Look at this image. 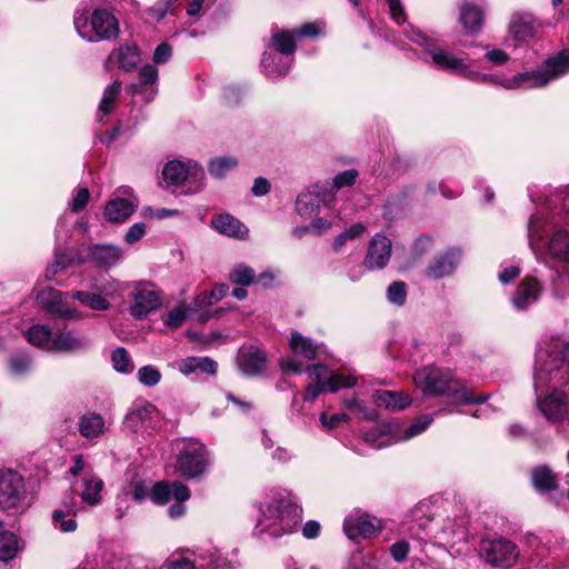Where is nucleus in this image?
<instances>
[{
  "label": "nucleus",
  "instance_id": "f257e3e1",
  "mask_svg": "<svg viewBox=\"0 0 569 569\" xmlns=\"http://www.w3.org/2000/svg\"><path fill=\"white\" fill-rule=\"evenodd\" d=\"M569 382V340L561 336L543 338L536 350L533 385L538 392L550 390L537 398L539 411L553 425L569 423V392L558 387Z\"/></svg>",
  "mask_w": 569,
  "mask_h": 569
},
{
  "label": "nucleus",
  "instance_id": "f03ea898",
  "mask_svg": "<svg viewBox=\"0 0 569 569\" xmlns=\"http://www.w3.org/2000/svg\"><path fill=\"white\" fill-rule=\"evenodd\" d=\"M528 243L535 256L569 267V231L553 218L536 213L528 221Z\"/></svg>",
  "mask_w": 569,
  "mask_h": 569
},
{
  "label": "nucleus",
  "instance_id": "7ed1b4c3",
  "mask_svg": "<svg viewBox=\"0 0 569 569\" xmlns=\"http://www.w3.org/2000/svg\"><path fill=\"white\" fill-rule=\"evenodd\" d=\"M301 520L302 509L295 497L286 489H276L262 505L257 530L259 535L278 538L291 533Z\"/></svg>",
  "mask_w": 569,
  "mask_h": 569
},
{
  "label": "nucleus",
  "instance_id": "20e7f679",
  "mask_svg": "<svg viewBox=\"0 0 569 569\" xmlns=\"http://www.w3.org/2000/svg\"><path fill=\"white\" fill-rule=\"evenodd\" d=\"M413 382L426 397L446 396L459 405L482 403L488 395L476 397L467 385L438 367H423L413 375Z\"/></svg>",
  "mask_w": 569,
  "mask_h": 569
},
{
  "label": "nucleus",
  "instance_id": "39448f33",
  "mask_svg": "<svg viewBox=\"0 0 569 569\" xmlns=\"http://www.w3.org/2000/svg\"><path fill=\"white\" fill-rule=\"evenodd\" d=\"M403 32L411 42L423 48L425 60L432 63L437 69L459 73L465 79L475 82H483L490 77L487 73L470 70L463 58L455 56L440 47L437 40L426 36L413 26H408L403 29Z\"/></svg>",
  "mask_w": 569,
  "mask_h": 569
},
{
  "label": "nucleus",
  "instance_id": "423d86ee",
  "mask_svg": "<svg viewBox=\"0 0 569 569\" xmlns=\"http://www.w3.org/2000/svg\"><path fill=\"white\" fill-rule=\"evenodd\" d=\"M567 73H569V50H562L548 58L537 69L509 78L502 87L508 90L542 88Z\"/></svg>",
  "mask_w": 569,
  "mask_h": 569
},
{
  "label": "nucleus",
  "instance_id": "0eeeda50",
  "mask_svg": "<svg viewBox=\"0 0 569 569\" xmlns=\"http://www.w3.org/2000/svg\"><path fill=\"white\" fill-rule=\"evenodd\" d=\"M177 455L174 470L187 480L202 478L210 465L206 446L194 439H179L173 443Z\"/></svg>",
  "mask_w": 569,
  "mask_h": 569
},
{
  "label": "nucleus",
  "instance_id": "6e6552de",
  "mask_svg": "<svg viewBox=\"0 0 569 569\" xmlns=\"http://www.w3.org/2000/svg\"><path fill=\"white\" fill-rule=\"evenodd\" d=\"M73 24L78 34L89 42L114 40L119 34L117 18L106 9H97L91 16L77 13Z\"/></svg>",
  "mask_w": 569,
  "mask_h": 569
},
{
  "label": "nucleus",
  "instance_id": "1a4fd4ad",
  "mask_svg": "<svg viewBox=\"0 0 569 569\" xmlns=\"http://www.w3.org/2000/svg\"><path fill=\"white\" fill-rule=\"evenodd\" d=\"M277 53L264 52L261 64L267 77L276 79L288 73L291 67V54L296 50L295 33L291 31H277L271 38Z\"/></svg>",
  "mask_w": 569,
  "mask_h": 569
},
{
  "label": "nucleus",
  "instance_id": "9d476101",
  "mask_svg": "<svg viewBox=\"0 0 569 569\" xmlns=\"http://www.w3.org/2000/svg\"><path fill=\"white\" fill-rule=\"evenodd\" d=\"M163 181L168 186L187 187V193H196L204 187L206 173L196 161H168L162 169Z\"/></svg>",
  "mask_w": 569,
  "mask_h": 569
},
{
  "label": "nucleus",
  "instance_id": "9b49d317",
  "mask_svg": "<svg viewBox=\"0 0 569 569\" xmlns=\"http://www.w3.org/2000/svg\"><path fill=\"white\" fill-rule=\"evenodd\" d=\"M310 383L307 386L303 400L313 401L325 391L335 392L340 388H350L356 385V378L331 372L326 366L313 365L307 367Z\"/></svg>",
  "mask_w": 569,
  "mask_h": 569
},
{
  "label": "nucleus",
  "instance_id": "f8f14e48",
  "mask_svg": "<svg viewBox=\"0 0 569 569\" xmlns=\"http://www.w3.org/2000/svg\"><path fill=\"white\" fill-rule=\"evenodd\" d=\"M481 556L488 565L510 569L517 563L520 550L512 541L499 538L483 542Z\"/></svg>",
  "mask_w": 569,
  "mask_h": 569
},
{
  "label": "nucleus",
  "instance_id": "ddd939ff",
  "mask_svg": "<svg viewBox=\"0 0 569 569\" xmlns=\"http://www.w3.org/2000/svg\"><path fill=\"white\" fill-rule=\"evenodd\" d=\"M23 477L13 469L0 470V508L17 509L26 499Z\"/></svg>",
  "mask_w": 569,
  "mask_h": 569
},
{
  "label": "nucleus",
  "instance_id": "4468645a",
  "mask_svg": "<svg viewBox=\"0 0 569 569\" xmlns=\"http://www.w3.org/2000/svg\"><path fill=\"white\" fill-rule=\"evenodd\" d=\"M161 292L152 283H139L131 293L130 315L138 320L161 307Z\"/></svg>",
  "mask_w": 569,
  "mask_h": 569
},
{
  "label": "nucleus",
  "instance_id": "2eb2a0df",
  "mask_svg": "<svg viewBox=\"0 0 569 569\" xmlns=\"http://www.w3.org/2000/svg\"><path fill=\"white\" fill-rule=\"evenodd\" d=\"M90 347L91 340L84 331L68 326L54 328L53 352L78 355Z\"/></svg>",
  "mask_w": 569,
  "mask_h": 569
},
{
  "label": "nucleus",
  "instance_id": "dca6fc26",
  "mask_svg": "<svg viewBox=\"0 0 569 569\" xmlns=\"http://www.w3.org/2000/svg\"><path fill=\"white\" fill-rule=\"evenodd\" d=\"M382 530L380 519L361 511H353L343 521V531L350 540L370 539Z\"/></svg>",
  "mask_w": 569,
  "mask_h": 569
},
{
  "label": "nucleus",
  "instance_id": "f3484780",
  "mask_svg": "<svg viewBox=\"0 0 569 569\" xmlns=\"http://www.w3.org/2000/svg\"><path fill=\"white\" fill-rule=\"evenodd\" d=\"M37 301L43 310L57 318H78L76 310L66 302V295L51 287L40 290L37 295Z\"/></svg>",
  "mask_w": 569,
  "mask_h": 569
},
{
  "label": "nucleus",
  "instance_id": "a211bd4d",
  "mask_svg": "<svg viewBox=\"0 0 569 569\" xmlns=\"http://www.w3.org/2000/svg\"><path fill=\"white\" fill-rule=\"evenodd\" d=\"M542 291L543 287L538 278L531 276L525 277L511 297L513 308L518 311L528 310L531 306L537 303Z\"/></svg>",
  "mask_w": 569,
  "mask_h": 569
},
{
  "label": "nucleus",
  "instance_id": "6ab92c4d",
  "mask_svg": "<svg viewBox=\"0 0 569 569\" xmlns=\"http://www.w3.org/2000/svg\"><path fill=\"white\" fill-rule=\"evenodd\" d=\"M391 257V240L385 236L376 234L369 242L363 266L369 270L385 268Z\"/></svg>",
  "mask_w": 569,
  "mask_h": 569
},
{
  "label": "nucleus",
  "instance_id": "aec40b11",
  "mask_svg": "<svg viewBox=\"0 0 569 569\" xmlns=\"http://www.w3.org/2000/svg\"><path fill=\"white\" fill-rule=\"evenodd\" d=\"M333 198L332 193L320 190L318 186L302 192L296 201V210L302 218H311L317 213L321 206H326Z\"/></svg>",
  "mask_w": 569,
  "mask_h": 569
},
{
  "label": "nucleus",
  "instance_id": "412c9836",
  "mask_svg": "<svg viewBox=\"0 0 569 569\" xmlns=\"http://www.w3.org/2000/svg\"><path fill=\"white\" fill-rule=\"evenodd\" d=\"M539 28L540 23L529 12H516L509 22V32L519 42H528L533 39Z\"/></svg>",
  "mask_w": 569,
  "mask_h": 569
},
{
  "label": "nucleus",
  "instance_id": "4be33fe9",
  "mask_svg": "<svg viewBox=\"0 0 569 569\" xmlns=\"http://www.w3.org/2000/svg\"><path fill=\"white\" fill-rule=\"evenodd\" d=\"M150 499L157 505H166L170 498L174 500H189L190 490L180 481H173L172 483L166 481H159L150 489Z\"/></svg>",
  "mask_w": 569,
  "mask_h": 569
},
{
  "label": "nucleus",
  "instance_id": "5701e85b",
  "mask_svg": "<svg viewBox=\"0 0 569 569\" xmlns=\"http://www.w3.org/2000/svg\"><path fill=\"white\" fill-rule=\"evenodd\" d=\"M158 415L159 411L156 406L150 402L136 406L127 413L124 418V426L132 432H138L153 427L154 419Z\"/></svg>",
  "mask_w": 569,
  "mask_h": 569
},
{
  "label": "nucleus",
  "instance_id": "b1692460",
  "mask_svg": "<svg viewBox=\"0 0 569 569\" xmlns=\"http://www.w3.org/2000/svg\"><path fill=\"white\" fill-rule=\"evenodd\" d=\"M437 527L438 523L433 520L425 519L410 528V536L420 542H436L439 540L449 543L450 540L455 538L456 531L453 529H442L438 531Z\"/></svg>",
  "mask_w": 569,
  "mask_h": 569
},
{
  "label": "nucleus",
  "instance_id": "393cba45",
  "mask_svg": "<svg viewBox=\"0 0 569 569\" xmlns=\"http://www.w3.org/2000/svg\"><path fill=\"white\" fill-rule=\"evenodd\" d=\"M460 251L457 249H450L442 254H439L427 267L426 277L438 280L450 276L455 271L460 260Z\"/></svg>",
  "mask_w": 569,
  "mask_h": 569
},
{
  "label": "nucleus",
  "instance_id": "a878e982",
  "mask_svg": "<svg viewBox=\"0 0 569 569\" xmlns=\"http://www.w3.org/2000/svg\"><path fill=\"white\" fill-rule=\"evenodd\" d=\"M73 491L83 503L88 506H97L101 501V490L103 481L94 475H86L73 485Z\"/></svg>",
  "mask_w": 569,
  "mask_h": 569
},
{
  "label": "nucleus",
  "instance_id": "bb28decb",
  "mask_svg": "<svg viewBox=\"0 0 569 569\" xmlns=\"http://www.w3.org/2000/svg\"><path fill=\"white\" fill-rule=\"evenodd\" d=\"M372 401L377 407L391 411L406 409L411 403L410 396L405 391L376 390Z\"/></svg>",
  "mask_w": 569,
  "mask_h": 569
},
{
  "label": "nucleus",
  "instance_id": "cd10ccee",
  "mask_svg": "<svg viewBox=\"0 0 569 569\" xmlns=\"http://www.w3.org/2000/svg\"><path fill=\"white\" fill-rule=\"evenodd\" d=\"M396 422H381L376 425L372 429L366 431L362 436L363 441L375 448H382L390 446L395 442Z\"/></svg>",
  "mask_w": 569,
  "mask_h": 569
},
{
  "label": "nucleus",
  "instance_id": "c85d7f7f",
  "mask_svg": "<svg viewBox=\"0 0 569 569\" xmlns=\"http://www.w3.org/2000/svg\"><path fill=\"white\" fill-rule=\"evenodd\" d=\"M239 369L246 375H257L264 369V352L254 348H243L237 358Z\"/></svg>",
  "mask_w": 569,
  "mask_h": 569
},
{
  "label": "nucleus",
  "instance_id": "c756f323",
  "mask_svg": "<svg viewBox=\"0 0 569 569\" xmlns=\"http://www.w3.org/2000/svg\"><path fill=\"white\" fill-rule=\"evenodd\" d=\"M485 14L481 7L465 2L460 7L459 21L467 33H478L483 24Z\"/></svg>",
  "mask_w": 569,
  "mask_h": 569
},
{
  "label": "nucleus",
  "instance_id": "7c9ffc66",
  "mask_svg": "<svg viewBox=\"0 0 569 569\" xmlns=\"http://www.w3.org/2000/svg\"><path fill=\"white\" fill-rule=\"evenodd\" d=\"M177 367L184 376H191L198 372L214 376L218 365L209 357H188L178 361Z\"/></svg>",
  "mask_w": 569,
  "mask_h": 569
},
{
  "label": "nucleus",
  "instance_id": "2f4dec72",
  "mask_svg": "<svg viewBox=\"0 0 569 569\" xmlns=\"http://www.w3.org/2000/svg\"><path fill=\"white\" fill-rule=\"evenodd\" d=\"M78 430L86 439L99 438L107 430L106 420L100 413L86 412L79 417Z\"/></svg>",
  "mask_w": 569,
  "mask_h": 569
},
{
  "label": "nucleus",
  "instance_id": "473e14b6",
  "mask_svg": "<svg viewBox=\"0 0 569 569\" xmlns=\"http://www.w3.org/2000/svg\"><path fill=\"white\" fill-rule=\"evenodd\" d=\"M137 200L113 198L104 207V216L110 222H123L136 210Z\"/></svg>",
  "mask_w": 569,
  "mask_h": 569
},
{
  "label": "nucleus",
  "instance_id": "72a5a7b5",
  "mask_svg": "<svg viewBox=\"0 0 569 569\" xmlns=\"http://www.w3.org/2000/svg\"><path fill=\"white\" fill-rule=\"evenodd\" d=\"M212 227L222 234L236 239H247L249 230L238 219L230 214H219L211 221Z\"/></svg>",
  "mask_w": 569,
  "mask_h": 569
},
{
  "label": "nucleus",
  "instance_id": "f704fd0d",
  "mask_svg": "<svg viewBox=\"0 0 569 569\" xmlns=\"http://www.w3.org/2000/svg\"><path fill=\"white\" fill-rule=\"evenodd\" d=\"M27 341L40 349L53 352L54 330L44 325H33L24 332Z\"/></svg>",
  "mask_w": 569,
  "mask_h": 569
},
{
  "label": "nucleus",
  "instance_id": "c9c22d12",
  "mask_svg": "<svg viewBox=\"0 0 569 569\" xmlns=\"http://www.w3.org/2000/svg\"><path fill=\"white\" fill-rule=\"evenodd\" d=\"M531 482L538 492L546 493L557 488L558 477L549 466L541 465L531 470Z\"/></svg>",
  "mask_w": 569,
  "mask_h": 569
},
{
  "label": "nucleus",
  "instance_id": "e433bc0d",
  "mask_svg": "<svg viewBox=\"0 0 569 569\" xmlns=\"http://www.w3.org/2000/svg\"><path fill=\"white\" fill-rule=\"evenodd\" d=\"M92 258L103 267L116 266L123 257V250L112 244H97L91 248Z\"/></svg>",
  "mask_w": 569,
  "mask_h": 569
},
{
  "label": "nucleus",
  "instance_id": "4c0bfd02",
  "mask_svg": "<svg viewBox=\"0 0 569 569\" xmlns=\"http://www.w3.org/2000/svg\"><path fill=\"white\" fill-rule=\"evenodd\" d=\"M290 349L293 355L313 360L317 357L318 346L309 338L303 337L299 332H292L290 339Z\"/></svg>",
  "mask_w": 569,
  "mask_h": 569
},
{
  "label": "nucleus",
  "instance_id": "58836bf2",
  "mask_svg": "<svg viewBox=\"0 0 569 569\" xmlns=\"http://www.w3.org/2000/svg\"><path fill=\"white\" fill-rule=\"evenodd\" d=\"M111 58L118 61L120 68L126 71H131L140 61V52L137 46L127 44L113 50Z\"/></svg>",
  "mask_w": 569,
  "mask_h": 569
},
{
  "label": "nucleus",
  "instance_id": "ea45409f",
  "mask_svg": "<svg viewBox=\"0 0 569 569\" xmlns=\"http://www.w3.org/2000/svg\"><path fill=\"white\" fill-rule=\"evenodd\" d=\"M77 512L78 509L74 506L68 507L67 510L56 509L52 512V522L54 528L66 533L76 531L78 528V523L74 520Z\"/></svg>",
  "mask_w": 569,
  "mask_h": 569
},
{
  "label": "nucleus",
  "instance_id": "a19ab883",
  "mask_svg": "<svg viewBox=\"0 0 569 569\" xmlns=\"http://www.w3.org/2000/svg\"><path fill=\"white\" fill-rule=\"evenodd\" d=\"M22 549L21 541L13 532H0V561L7 562L17 557Z\"/></svg>",
  "mask_w": 569,
  "mask_h": 569
},
{
  "label": "nucleus",
  "instance_id": "79ce46f5",
  "mask_svg": "<svg viewBox=\"0 0 569 569\" xmlns=\"http://www.w3.org/2000/svg\"><path fill=\"white\" fill-rule=\"evenodd\" d=\"M432 420L433 418L430 415L421 416L403 431L399 430L398 423L396 422L395 440L397 442L407 441L419 436L425 430H427V428L431 425Z\"/></svg>",
  "mask_w": 569,
  "mask_h": 569
},
{
  "label": "nucleus",
  "instance_id": "37998d69",
  "mask_svg": "<svg viewBox=\"0 0 569 569\" xmlns=\"http://www.w3.org/2000/svg\"><path fill=\"white\" fill-rule=\"evenodd\" d=\"M120 92L121 83L119 81H113L110 86L106 88L98 110L100 121L102 120L101 117H104L112 112Z\"/></svg>",
  "mask_w": 569,
  "mask_h": 569
},
{
  "label": "nucleus",
  "instance_id": "c03bdc74",
  "mask_svg": "<svg viewBox=\"0 0 569 569\" xmlns=\"http://www.w3.org/2000/svg\"><path fill=\"white\" fill-rule=\"evenodd\" d=\"M72 297L77 299L82 306L96 311H104L110 308V302L102 296L94 292L79 290L74 291Z\"/></svg>",
  "mask_w": 569,
  "mask_h": 569
},
{
  "label": "nucleus",
  "instance_id": "a18cd8bd",
  "mask_svg": "<svg viewBox=\"0 0 569 569\" xmlns=\"http://www.w3.org/2000/svg\"><path fill=\"white\" fill-rule=\"evenodd\" d=\"M238 166V159L231 156H223L214 158L210 161L208 170L209 173L217 178L221 179L226 177V174Z\"/></svg>",
  "mask_w": 569,
  "mask_h": 569
},
{
  "label": "nucleus",
  "instance_id": "49530a36",
  "mask_svg": "<svg viewBox=\"0 0 569 569\" xmlns=\"http://www.w3.org/2000/svg\"><path fill=\"white\" fill-rule=\"evenodd\" d=\"M229 287L227 284H216L211 291L204 292L194 300V307H190V310H196L197 307L211 306L220 301L228 292Z\"/></svg>",
  "mask_w": 569,
  "mask_h": 569
},
{
  "label": "nucleus",
  "instance_id": "de8ad7c7",
  "mask_svg": "<svg viewBox=\"0 0 569 569\" xmlns=\"http://www.w3.org/2000/svg\"><path fill=\"white\" fill-rule=\"evenodd\" d=\"M158 69L152 64L143 66L139 71V83L132 84V89L134 92H143L142 88L153 87L158 80Z\"/></svg>",
  "mask_w": 569,
  "mask_h": 569
},
{
  "label": "nucleus",
  "instance_id": "09e8293b",
  "mask_svg": "<svg viewBox=\"0 0 569 569\" xmlns=\"http://www.w3.org/2000/svg\"><path fill=\"white\" fill-rule=\"evenodd\" d=\"M229 278L233 283L249 286L256 279V272L251 267L244 263H238L230 271Z\"/></svg>",
  "mask_w": 569,
  "mask_h": 569
},
{
  "label": "nucleus",
  "instance_id": "8fccbe9b",
  "mask_svg": "<svg viewBox=\"0 0 569 569\" xmlns=\"http://www.w3.org/2000/svg\"><path fill=\"white\" fill-rule=\"evenodd\" d=\"M127 496H131L136 501L141 502L150 495L149 485L140 477H133L124 490Z\"/></svg>",
  "mask_w": 569,
  "mask_h": 569
},
{
  "label": "nucleus",
  "instance_id": "3c124183",
  "mask_svg": "<svg viewBox=\"0 0 569 569\" xmlns=\"http://www.w3.org/2000/svg\"><path fill=\"white\" fill-rule=\"evenodd\" d=\"M10 373L14 377H22L31 369V359L26 353H16L8 361Z\"/></svg>",
  "mask_w": 569,
  "mask_h": 569
},
{
  "label": "nucleus",
  "instance_id": "603ef678",
  "mask_svg": "<svg viewBox=\"0 0 569 569\" xmlns=\"http://www.w3.org/2000/svg\"><path fill=\"white\" fill-rule=\"evenodd\" d=\"M111 360L118 372L129 373L133 370L131 358L124 348H117L111 355Z\"/></svg>",
  "mask_w": 569,
  "mask_h": 569
},
{
  "label": "nucleus",
  "instance_id": "864d4df0",
  "mask_svg": "<svg viewBox=\"0 0 569 569\" xmlns=\"http://www.w3.org/2000/svg\"><path fill=\"white\" fill-rule=\"evenodd\" d=\"M388 301L392 305L401 307L407 300V284L403 281H395L387 289Z\"/></svg>",
  "mask_w": 569,
  "mask_h": 569
},
{
  "label": "nucleus",
  "instance_id": "5fc2aeb1",
  "mask_svg": "<svg viewBox=\"0 0 569 569\" xmlns=\"http://www.w3.org/2000/svg\"><path fill=\"white\" fill-rule=\"evenodd\" d=\"M365 230L366 227L362 223L352 224L349 229L336 237L332 243L333 250L339 251L347 241L361 237Z\"/></svg>",
  "mask_w": 569,
  "mask_h": 569
},
{
  "label": "nucleus",
  "instance_id": "6e6d98bb",
  "mask_svg": "<svg viewBox=\"0 0 569 569\" xmlns=\"http://www.w3.org/2000/svg\"><path fill=\"white\" fill-rule=\"evenodd\" d=\"M138 380L141 385L147 387H154L161 380V372L153 366H143L138 370Z\"/></svg>",
  "mask_w": 569,
  "mask_h": 569
},
{
  "label": "nucleus",
  "instance_id": "4d7b16f0",
  "mask_svg": "<svg viewBox=\"0 0 569 569\" xmlns=\"http://www.w3.org/2000/svg\"><path fill=\"white\" fill-rule=\"evenodd\" d=\"M187 308L179 306L162 316V321L169 328H179L187 319Z\"/></svg>",
  "mask_w": 569,
  "mask_h": 569
},
{
  "label": "nucleus",
  "instance_id": "13d9d810",
  "mask_svg": "<svg viewBox=\"0 0 569 569\" xmlns=\"http://www.w3.org/2000/svg\"><path fill=\"white\" fill-rule=\"evenodd\" d=\"M90 199V192L87 188H79L69 202V209L79 212L86 208Z\"/></svg>",
  "mask_w": 569,
  "mask_h": 569
},
{
  "label": "nucleus",
  "instance_id": "bf43d9fd",
  "mask_svg": "<svg viewBox=\"0 0 569 569\" xmlns=\"http://www.w3.org/2000/svg\"><path fill=\"white\" fill-rule=\"evenodd\" d=\"M358 177V171L355 169L346 170L338 173L333 179V189L337 191L340 188L352 186Z\"/></svg>",
  "mask_w": 569,
  "mask_h": 569
},
{
  "label": "nucleus",
  "instance_id": "052dcab7",
  "mask_svg": "<svg viewBox=\"0 0 569 569\" xmlns=\"http://www.w3.org/2000/svg\"><path fill=\"white\" fill-rule=\"evenodd\" d=\"M349 417L346 413H335L328 417L325 412L320 415L321 426L328 430L337 428L341 422L348 421Z\"/></svg>",
  "mask_w": 569,
  "mask_h": 569
},
{
  "label": "nucleus",
  "instance_id": "680f3d73",
  "mask_svg": "<svg viewBox=\"0 0 569 569\" xmlns=\"http://www.w3.org/2000/svg\"><path fill=\"white\" fill-rule=\"evenodd\" d=\"M147 227L143 222L132 224L124 236V241L128 244H133L146 234Z\"/></svg>",
  "mask_w": 569,
  "mask_h": 569
},
{
  "label": "nucleus",
  "instance_id": "e2e57ef3",
  "mask_svg": "<svg viewBox=\"0 0 569 569\" xmlns=\"http://www.w3.org/2000/svg\"><path fill=\"white\" fill-rule=\"evenodd\" d=\"M389 12L393 21L403 23L406 21V13L400 0H387Z\"/></svg>",
  "mask_w": 569,
  "mask_h": 569
},
{
  "label": "nucleus",
  "instance_id": "0e129e2a",
  "mask_svg": "<svg viewBox=\"0 0 569 569\" xmlns=\"http://www.w3.org/2000/svg\"><path fill=\"white\" fill-rule=\"evenodd\" d=\"M389 12L393 21L403 23L406 21V13L400 0H387Z\"/></svg>",
  "mask_w": 569,
  "mask_h": 569
},
{
  "label": "nucleus",
  "instance_id": "69168bd1",
  "mask_svg": "<svg viewBox=\"0 0 569 569\" xmlns=\"http://www.w3.org/2000/svg\"><path fill=\"white\" fill-rule=\"evenodd\" d=\"M390 552L396 561L401 562L408 556L409 543L405 540L397 541L390 547Z\"/></svg>",
  "mask_w": 569,
  "mask_h": 569
},
{
  "label": "nucleus",
  "instance_id": "338daca9",
  "mask_svg": "<svg viewBox=\"0 0 569 569\" xmlns=\"http://www.w3.org/2000/svg\"><path fill=\"white\" fill-rule=\"evenodd\" d=\"M172 54V48L168 43L159 44L153 52V62L162 64L169 61Z\"/></svg>",
  "mask_w": 569,
  "mask_h": 569
},
{
  "label": "nucleus",
  "instance_id": "774afa93",
  "mask_svg": "<svg viewBox=\"0 0 569 569\" xmlns=\"http://www.w3.org/2000/svg\"><path fill=\"white\" fill-rule=\"evenodd\" d=\"M485 58L495 66H502L509 61V56L501 49L488 51Z\"/></svg>",
  "mask_w": 569,
  "mask_h": 569
}]
</instances>
